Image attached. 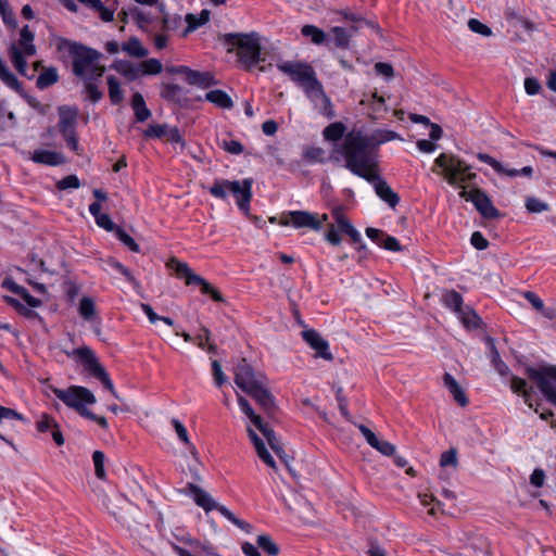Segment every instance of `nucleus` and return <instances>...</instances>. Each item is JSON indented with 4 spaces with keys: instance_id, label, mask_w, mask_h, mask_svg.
Returning <instances> with one entry per match:
<instances>
[{
    "instance_id": "obj_1",
    "label": "nucleus",
    "mask_w": 556,
    "mask_h": 556,
    "mask_svg": "<svg viewBox=\"0 0 556 556\" xmlns=\"http://www.w3.org/2000/svg\"><path fill=\"white\" fill-rule=\"evenodd\" d=\"M341 155L345 161V168L364 179L376 178L379 169V154L377 141L370 135L361 130H352L346 134L341 144L336 147L332 159L339 160Z\"/></svg>"
},
{
    "instance_id": "obj_2",
    "label": "nucleus",
    "mask_w": 556,
    "mask_h": 556,
    "mask_svg": "<svg viewBox=\"0 0 556 556\" xmlns=\"http://www.w3.org/2000/svg\"><path fill=\"white\" fill-rule=\"evenodd\" d=\"M279 71L290 77V79L301 86L315 105H319V112L331 118L333 117L330 99L326 96L323 85L318 81L313 67L302 62H281L277 64Z\"/></svg>"
},
{
    "instance_id": "obj_3",
    "label": "nucleus",
    "mask_w": 556,
    "mask_h": 556,
    "mask_svg": "<svg viewBox=\"0 0 556 556\" xmlns=\"http://www.w3.org/2000/svg\"><path fill=\"white\" fill-rule=\"evenodd\" d=\"M55 47L60 52H67L71 55L73 73L76 76L85 80H92L103 75L105 68L99 65L101 54L97 50L63 37L55 39Z\"/></svg>"
},
{
    "instance_id": "obj_4",
    "label": "nucleus",
    "mask_w": 556,
    "mask_h": 556,
    "mask_svg": "<svg viewBox=\"0 0 556 556\" xmlns=\"http://www.w3.org/2000/svg\"><path fill=\"white\" fill-rule=\"evenodd\" d=\"M225 42L229 46L228 52L235 49L239 61L247 70H251L264 59L261 56V37L257 33L250 34H226Z\"/></svg>"
},
{
    "instance_id": "obj_5",
    "label": "nucleus",
    "mask_w": 556,
    "mask_h": 556,
    "mask_svg": "<svg viewBox=\"0 0 556 556\" xmlns=\"http://www.w3.org/2000/svg\"><path fill=\"white\" fill-rule=\"evenodd\" d=\"M252 178L239 180L215 179L208 188V192L217 199L226 200L228 193H231L237 202L238 207L250 216V202L252 199Z\"/></svg>"
},
{
    "instance_id": "obj_6",
    "label": "nucleus",
    "mask_w": 556,
    "mask_h": 556,
    "mask_svg": "<svg viewBox=\"0 0 556 556\" xmlns=\"http://www.w3.org/2000/svg\"><path fill=\"white\" fill-rule=\"evenodd\" d=\"M331 216L333 223L328 225L327 231L325 232V239L328 243L333 247L340 245L342 242V233L349 236L354 243H361L362 236L345 216L342 205L334 206L331 210Z\"/></svg>"
},
{
    "instance_id": "obj_7",
    "label": "nucleus",
    "mask_w": 556,
    "mask_h": 556,
    "mask_svg": "<svg viewBox=\"0 0 556 556\" xmlns=\"http://www.w3.org/2000/svg\"><path fill=\"white\" fill-rule=\"evenodd\" d=\"M186 490L193 496V501L200 507H202L205 511H211L213 509L218 510L226 519L236 525L238 528L251 532L252 526L243 520L238 519L232 511H230L226 506L219 505L214 501V498L202 488L199 485L189 482L186 485Z\"/></svg>"
},
{
    "instance_id": "obj_8",
    "label": "nucleus",
    "mask_w": 556,
    "mask_h": 556,
    "mask_svg": "<svg viewBox=\"0 0 556 556\" xmlns=\"http://www.w3.org/2000/svg\"><path fill=\"white\" fill-rule=\"evenodd\" d=\"M238 404L243 414L250 419L252 425L262 432L270 448L277 454L279 458H281L285 462L288 469L291 470L287 459L285 458L282 444L280 440L276 437L274 430L266 422L263 421L260 415L255 414L248 400L240 394H238Z\"/></svg>"
},
{
    "instance_id": "obj_9",
    "label": "nucleus",
    "mask_w": 556,
    "mask_h": 556,
    "mask_svg": "<svg viewBox=\"0 0 556 556\" xmlns=\"http://www.w3.org/2000/svg\"><path fill=\"white\" fill-rule=\"evenodd\" d=\"M67 356L78 358L84 365L85 369L89 371L93 377L99 379L114 397L118 399V394L113 386L112 380L109 377V374L100 364L91 349L88 346H80L74 349L72 352H67Z\"/></svg>"
},
{
    "instance_id": "obj_10",
    "label": "nucleus",
    "mask_w": 556,
    "mask_h": 556,
    "mask_svg": "<svg viewBox=\"0 0 556 556\" xmlns=\"http://www.w3.org/2000/svg\"><path fill=\"white\" fill-rule=\"evenodd\" d=\"M434 164L442 168V173L450 185L470 181L476 174L470 173V166L454 155L440 154Z\"/></svg>"
},
{
    "instance_id": "obj_11",
    "label": "nucleus",
    "mask_w": 556,
    "mask_h": 556,
    "mask_svg": "<svg viewBox=\"0 0 556 556\" xmlns=\"http://www.w3.org/2000/svg\"><path fill=\"white\" fill-rule=\"evenodd\" d=\"M52 392L66 406L74 408L81 416H84V412L88 410L85 405H92L97 401L89 389L79 386H72L67 389L52 388Z\"/></svg>"
},
{
    "instance_id": "obj_12",
    "label": "nucleus",
    "mask_w": 556,
    "mask_h": 556,
    "mask_svg": "<svg viewBox=\"0 0 556 556\" xmlns=\"http://www.w3.org/2000/svg\"><path fill=\"white\" fill-rule=\"evenodd\" d=\"M167 267L173 269L178 278H184L186 285H197L201 288L202 293L210 294L216 302H224L223 295L204 278L197 275L187 263L180 262L176 258H170L167 262Z\"/></svg>"
},
{
    "instance_id": "obj_13",
    "label": "nucleus",
    "mask_w": 556,
    "mask_h": 556,
    "mask_svg": "<svg viewBox=\"0 0 556 556\" xmlns=\"http://www.w3.org/2000/svg\"><path fill=\"white\" fill-rule=\"evenodd\" d=\"M526 374L536 383L545 399L556 406V366L527 367Z\"/></svg>"
},
{
    "instance_id": "obj_14",
    "label": "nucleus",
    "mask_w": 556,
    "mask_h": 556,
    "mask_svg": "<svg viewBox=\"0 0 556 556\" xmlns=\"http://www.w3.org/2000/svg\"><path fill=\"white\" fill-rule=\"evenodd\" d=\"M34 34L30 31L29 27L26 25L21 29L18 45H12L10 48V58L15 66V68L22 74L25 75L26 71V61L24 59L25 55H34L36 53V47L33 43Z\"/></svg>"
},
{
    "instance_id": "obj_15",
    "label": "nucleus",
    "mask_w": 556,
    "mask_h": 556,
    "mask_svg": "<svg viewBox=\"0 0 556 556\" xmlns=\"http://www.w3.org/2000/svg\"><path fill=\"white\" fill-rule=\"evenodd\" d=\"M59 130L62 134L67 146L78 152V139L76 136V124L78 117V109L63 105L59 108Z\"/></svg>"
},
{
    "instance_id": "obj_16",
    "label": "nucleus",
    "mask_w": 556,
    "mask_h": 556,
    "mask_svg": "<svg viewBox=\"0 0 556 556\" xmlns=\"http://www.w3.org/2000/svg\"><path fill=\"white\" fill-rule=\"evenodd\" d=\"M265 380L266 377L262 372L255 371L245 358H241L233 367V381L245 393Z\"/></svg>"
},
{
    "instance_id": "obj_17",
    "label": "nucleus",
    "mask_w": 556,
    "mask_h": 556,
    "mask_svg": "<svg viewBox=\"0 0 556 556\" xmlns=\"http://www.w3.org/2000/svg\"><path fill=\"white\" fill-rule=\"evenodd\" d=\"M281 226H293L296 229L309 228L312 230H319L321 228V222L317 214L307 211H290L283 213L279 218Z\"/></svg>"
},
{
    "instance_id": "obj_18",
    "label": "nucleus",
    "mask_w": 556,
    "mask_h": 556,
    "mask_svg": "<svg viewBox=\"0 0 556 556\" xmlns=\"http://www.w3.org/2000/svg\"><path fill=\"white\" fill-rule=\"evenodd\" d=\"M459 197L466 201L473 203L478 212L485 218H495L500 216L498 210L492 204L490 198L480 189H472L470 191L462 188Z\"/></svg>"
},
{
    "instance_id": "obj_19",
    "label": "nucleus",
    "mask_w": 556,
    "mask_h": 556,
    "mask_svg": "<svg viewBox=\"0 0 556 556\" xmlns=\"http://www.w3.org/2000/svg\"><path fill=\"white\" fill-rule=\"evenodd\" d=\"M455 556H489L488 540L481 534H465L460 538Z\"/></svg>"
},
{
    "instance_id": "obj_20",
    "label": "nucleus",
    "mask_w": 556,
    "mask_h": 556,
    "mask_svg": "<svg viewBox=\"0 0 556 556\" xmlns=\"http://www.w3.org/2000/svg\"><path fill=\"white\" fill-rule=\"evenodd\" d=\"M304 341L315 351L314 356L325 361H332L333 354L329 350V343L316 330L309 329L302 332Z\"/></svg>"
},
{
    "instance_id": "obj_21",
    "label": "nucleus",
    "mask_w": 556,
    "mask_h": 556,
    "mask_svg": "<svg viewBox=\"0 0 556 556\" xmlns=\"http://www.w3.org/2000/svg\"><path fill=\"white\" fill-rule=\"evenodd\" d=\"M248 394L266 413H273L276 408L275 397L267 388V379L252 389Z\"/></svg>"
},
{
    "instance_id": "obj_22",
    "label": "nucleus",
    "mask_w": 556,
    "mask_h": 556,
    "mask_svg": "<svg viewBox=\"0 0 556 556\" xmlns=\"http://www.w3.org/2000/svg\"><path fill=\"white\" fill-rule=\"evenodd\" d=\"M366 180L374 184L377 195L389 206L395 207L399 204V195L391 189L389 184L380 177L379 169L376 170V178Z\"/></svg>"
},
{
    "instance_id": "obj_23",
    "label": "nucleus",
    "mask_w": 556,
    "mask_h": 556,
    "mask_svg": "<svg viewBox=\"0 0 556 556\" xmlns=\"http://www.w3.org/2000/svg\"><path fill=\"white\" fill-rule=\"evenodd\" d=\"M367 443L384 456H392L395 453V445L388 441L379 440L376 434L365 425H357Z\"/></svg>"
},
{
    "instance_id": "obj_24",
    "label": "nucleus",
    "mask_w": 556,
    "mask_h": 556,
    "mask_svg": "<svg viewBox=\"0 0 556 556\" xmlns=\"http://www.w3.org/2000/svg\"><path fill=\"white\" fill-rule=\"evenodd\" d=\"M357 29L358 27L354 25L350 28L334 26L330 28L329 35L338 48L346 49L350 46L351 37L357 31Z\"/></svg>"
},
{
    "instance_id": "obj_25",
    "label": "nucleus",
    "mask_w": 556,
    "mask_h": 556,
    "mask_svg": "<svg viewBox=\"0 0 556 556\" xmlns=\"http://www.w3.org/2000/svg\"><path fill=\"white\" fill-rule=\"evenodd\" d=\"M104 505L108 511L117 520L123 519L124 510L127 506H130V503L127 498L122 495H115L113 497L105 496Z\"/></svg>"
},
{
    "instance_id": "obj_26",
    "label": "nucleus",
    "mask_w": 556,
    "mask_h": 556,
    "mask_svg": "<svg viewBox=\"0 0 556 556\" xmlns=\"http://www.w3.org/2000/svg\"><path fill=\"white\" fill-rule=\"evenodd\" d=\"M248 434L256 450L257 456L270 468L276 469L277 465L267 448L265 447L262 439L256 434V432L252 428H248Z\"/></svg>"
},
{
    "instance_id": "obj_27",
    "label": "nucleus",
    "mask_w": 556,
    "mask_h": 556,
    "mask_svg": "<svg viewBox=\"0 0 556 556\" xmlns=\"http://www.w3.org/2000/svg\"><path fill=\"white\" fill-rule=\"evenodd\" d=\"M112 70H115L128 80H135L140 77L139 64H134L127 60H115L112 65Z\"/></svg>"
},
{
    "instance_id": "obj_28",
    "label": "nucleus",
    "mask_w": 556,
    "mask_h": 556,
    "mask_svg": "<svg viewBox=\"0 0 556 556\" xmlns=\"http://www.w3.org/2000/svg\"><path fill=\"white\" fill-rule=\"evenodd\" d=\"M443 383L444 387L450 391V393L453 395L455 402L460 406H466L468 404V399L462 389V387L458 384V382L455 380V378L451 374H444L443 376Z\"/></svg>"
},
{
    "instance_id": "obj_29",
    "label": "nucleus",
    "mask_w": 556,
    "mask_h": 556,
    "mask_svg": "<svg viewBox=\"0 0 556 556\" xmlns=\"http://www.w3.org/2000/svg\"><path fill=\"white\" fill-rule=\"evenodd\" d=\"M30 160L38 164L55 166L64 163V157L56 152L48 150H36L31 153Z\"/></svg>"
},
{
    "instance_id": "obj_30",
    "label": "nucleus",
    "mask_w": 556,
    "mask_h": 556,
    "mask_svg": "<svg viewBox=\"0 0 556 556\" xmlns=\"http://www.w3.org/2000/svg\"><path fill=\"white\" fill-rule=\"evenodd\" d=\"M509 387L514 393L519 394L523 397L525 403L530 408H533V403L531 400L532 388L528 387V383L525 379L519 378L517 376H513L509 381Z\"/></svg>"
},
{
    "instance_id": "obj_31",
    "label": "nucleus",
    "mask_w": 556,
    "mask_h": 556,
    "mask_svg": "<svg viewBox=\"0 0 556 556\" xmlns=\"http://www.w3.org/2000/svg\"><path fill=\"white\" fill-rule=\"evenodd\" d=\"M525 299L533 306V308L539 312L541 315L548 319L556 318V308L555 307H545L543 301L538 296L536 293L532 291H526L523 293Z\"/></svg>"
},
{
    "instance_id": "obj_32",
    "label": "nucleus",
    "mask_w": 556,
    "mask_h": 556,
    "mask_svg": "<svg viewBox=\"0 0 556 556\" xmlns=\"http://www.w3.org/2000/svg\"><path fill=\"white\" fill-rule=\"evenodd\" d=\"M121 49L131 58L142 59L148 56L149 50L144 48L137 37L129 38L121 46Z\"/></svg>"
},
{
    "instance_id": "obj_33",
    "label": "nucleus",
    "mask_w": 556,
    "mask_h": 556,
    "mask_svg": "<svg viewBox=\"0 0 556 556\" xmlns=\"http://www.w3.org/2000/svg\"><path fill=\"white\" fill-rule=\"evenodd\" d=\"M131 108L137 122H146L151 116V111L147 108L141 93L135 92L131 98Z\"/></svg>"
},
{
    "instance_id": "obj_34",
    "label": "nucleus",
    "mask_w": 556,
    "mask_h": 556,
    "mask_svg": "<svg viewBox=\"0 0 556 556\" xmlns=\"http://www.w3.org/2000/svg\"><path fill=\"white\" fill-rule=\"evenodd\" d=\"M205 100L210 101L214 105H216L219 109H231L233 106V101L231 98L220 89H214L208 91L205 94Z\"/></svg>"
},
{
    "instance_id": "obj_35",
    "label": "nucleus",
    "mask_w": 556,
    "mask_h": 556,
    "mask_svg": "<svg viewBox=\"0 0 556 556\" xmlns=\"http://www.w3.org/2000/svg\"><path fill=\"white\" fill-rule=\"evenodd\" d=\"M477 157L481 162L489 164L500 175L508 177H516L518 175V169L505 167L501 162L486 153H478Z\"/></svg>"
},
{
    "instance_id": "obj_36",
    "label": "nucleus",
    "mask_w": 556,
    "mask_h": 556,
    "mask_svg": "<svg viewBox=\"0 0 556 556\" xmlns=\"http://www.w3.org/2000/svg\"><path fill=\"white\" fill-rule=\"evenodd\" d=\"M172 425H173V427H174V429H175L179 440L182 443H185L186 445H188L190 454L195 459V462L199 463L198 451H197L195 446L190 442L189 435H188V431H187L186 427L182 425V422L180 420H178L176 418L172 419Z\"/></svg>"
},
{
    "instance_id": "obj_37",
    "label": "nucleus",
    "mask_w": 556,
    "mask_h": 556,
    "mask_svg": "<svg viewBox=\"0 0 556 556\" xmlns=\"http://www.w3.org/2000/svg\"><path fill=\"white\" fill-rule=\"evenodd\" d=\"M186 22L188 23V27L184 30V36H187L189 33L195 30L198 27L204 25L210 20V11L204 9L200 12L199 15L187 14Z\"/></svg>"
},
{
    "instance_id": "obj_38",
    "label": "nucleus",
    "mask_w": 556,
    "mask_h": 556,
    "mask_svg": "<svg viewBox=\"0 0 556 556\" xmlns=\"http://www.w3.org/2000/svg\"><path fill=\"white\" fill-rule=\"evenodd\" d=\"M187 81L202 88H206L215 84L213 76L208 72H198L193 70L188 73Z\"/></svg>"
},
{
    "instance_id": "obj_39",
    "label": "nucleus",
    "mask_w": 556,
    "mask_h": 556,
    "mask_svg": "<svg viewBox=\"0 0 556 556\" xmlns=\"http://www.w3.org/2000/svg\"><path fill=\"white\" fill-rule=\"evenodd\" d=\"M108 88H109V97L113 104H119L124 99V93L121 88L119 80L110 75L106 77Z\"/></svg>"
},
{
    "instance_id": "obj_40",
    "label": "nucleus",
    "mask_w": 556,
    "mask_h": 556,
    "mask_svg": "<svg viewBox=\"0 0 556 556\" xmlns=\"http://www.w3.org/2000/svg\"><path fill=\"white\" fill-rule=\"evenodd\" d=\"M59 79L58 71L54 67L43 70L37 78L36 86L46 89L55 84Z\"/></svg>"
},
{
    "instance_id": "obj_41",
    "label": "nucleus",
    "mask_w": 556,
    "mask_h": 556,
    "mask_svg": "<svg viewBox=\"0 0 556 556\" xmlns=\"http://www.w3.org/2000/svg\"><path fill=\"white\" fill-rule=\"evenodd\" d=\"M78 313L85 320H92L96 318V304L92 298L83 296L79 302Z\"/></svg>"
},
{
    "instance_id": "obj_42",
    "label": "nucleus",
    "mask_w": 556,
    "mask_h": 556,
    "mask_svg": "<svg viewBox=\"0 0 556 556\" xmlns=\"http://www.w3.org/2000/svg\"><path fill=\"white\" fill-rule=\"evenodd\" d=\"M257 546L262 548L269 556H277L279 554V546L267 534H261L256 539Z\"/></svg>"
},
{
    "instance_id": "obj_43",
    "label": "nucleus",
    "mask_w": 556,
    "mask_h": 556,
    "mask_svg": "<svg viewBox=\"0 0 556 556\" xmlns=\"http://www.w3.org/2000/svg\"><path fill=\"white\" fill-rule=\"evenodd\" d=\"M443 303L457 314H463V298L458 292L454 290L446 292L443 295Z\"/></svg>"
},
{
    "instance_id": "obj_44",
    "label": "nucleus",
    "mask_w": 556,
    "mask_h": 556,
    "mask_svg": "<svg viewBox=\"0 0 556 556\" xmlns=\"http://www.w3.org/2000/svg\"><path fill=\"white\" fill-rule=\"evenodd\" d=\"M344 131H345V126L340 122H336V123L328 125L324 129L323 135L326 140L337 141L343 137Z\"/></svg>"
},
{
    "instance_id": "obj_45",
    "label": "nucleus",
    "mask_w": 556,
    "mask_h": 556,
    "mask_svg": "<svg viewBox=\"0 0 556 556\" xmlns=\"http://www.w3.org/2000/svg\"><path fill=\"white\" fill-rule=\"evenodd\" d=\"M140 76L142 75H156L162 72V63L156 59H148L139 64Z\"/></svg>"
},
{
    "instance_id": "obj_46",
    "label": "nucleus",
    "mask_w": 556,
    "mask_h": 556,
    "mask_svg": "<svg viewBox=\"0 0 556 556\" xmlns=\"http://www.w3.org/2000/svg\"><path fill=\"white\" fill-rule=\"evenodd\" d=\"M302 35L305 37H311L312 41L315 45H320L326 40V34L323 29L314 26V25H305L302 27Z\"/></svg>"
},
{
    "instance_id": "obj_47",
    "label": "nucleus",
    "mask_w": 556,
    "mask_h": 556,
    "mask_svg": "<svg viewBox=\"0 0 556 556\" xmlns=\"http://www.w3.org/2000/svg\"><path fill=\"white\" fill-rule=\"evenodd\" d=\"M0 79L10 88L14 89V90H20L21 88V85L17 80V78L15 77L14 74H12L5 63L3 62L1 65H0Z\"/></svg>"
},
{
    "instance_id": "obj_48",
    "label": "nucleus",
    "mask_w": 556,
    "mask_h": 556,
    "mask_svg": "<svg viewBox=\"0 0 556 556\" xmlns=\"http://www.w3.org/2000/svg\"><path fill=\"white\" fill-rule=\"evenodd\" d=\"M0 79L10 88L14 89V90H20L21 88V85L17 80V78L15 77L14 74H12L5 63L3 62L1 65H0Z\"/></svg>"
},
{
    "instance_id": "obj_49",
    "label": "nucleus",
    "mask_w": 556,
    "mask_h": 556,
    "mask_svg": "<svg viewBox=\"0 0 556 556\" xmlns=\"http://www.w3.org/2000/svg\"><path fill=\"white\" fill-rule=\"evenodd\" d=\"M92 460L94 464L96 476L99 479L104 480L106 477V473L104 470V460H105L104 454L101 451H94L92 454Z\"/></svg>"
},
{
    "instance_id": "obj_50",
    "label": "nucleus",
    "mask_w": 556,
    "mask_h": 556,
    "mask_svg": "<svg viewBox=\"0 0 556 556\" xmlns=\"http://www.w3.org/2000/svg\"><path fill=\"white\" fill-rule=\"evenodd\" d=\"M526 208L530 212V213H542V212H545V211H548V204L534 198V197H529L526 199Z\"/></svg>"
},
{
    "instance_id": "obj_51",
    "label": "nucleus",
    "mask_w": 556,
    "mask_h": 556,
    "mask_svg": "<svg viewBox=\"0 0 556 556\" xmlns=\"http://www.w3.org/2000/svg\"><path fill=\"white\" fill-rule=\"evenodd\" d=\"M116 237L132 252H139L140 248L136 241L121 227L115 230Z\"/></svg>"
},
{
    "instance_id": "obj_52",
    "label": "nucleus",
    "mask_w": 556,
    "mask_h": 556,
    "mask_svg": "<svg viewBox=\"0 0 556 556\" xmlns=\"http://www.w3.org/2000/svg\"><path fill=\"white\" fill-rule=\"evenodd\" d=\"M0 14L5 24L15 27L16 21L8 0H0Z\"/></svg>"
},
{
    "instance_id": "obj_53",
    "label": "nucleus",
    "mask_w": 556,
    "mask_h": 556,
    "mask_svg": "<svg viewBox=\"0 0 556 556\" xmlns=\"http://www.w3.org/2000/svg\"><path fill=\"white\" fill-rule=\"evenodd\" d=\"M491 361L500 375L504 376L508 372L507 365L501 359L500 354L493 343L491 344Z\"/></svg>"
},
{
    "instance_id": "obj_54",
    "label": "nucleus",
    "mask_w": 556,
    "mask_h": 556,
    "mask_svg": "<svg viewBox=\"0 0 556 556\" xmlns=\"http://www.w3.org/2000/svg\"><path fill=\"white\" fill-rule=\"evenodd\" d=\"M462 321L466 327L477 328L480 323V317L470 308L463 309V314H458Z\"/></svg>"
},
{
    "instance_id": "obj_55",
    "label": "nucleus",
    "mask_w": 556,
    "mask_h": 556,
    "mask_svg": "<svg viewBox=\"0 0 556 556\" xmlns=\"http://www.w3.org/2000/svg\"><path fill=\"white\" fill-rule=\"evenodd\" d=\"M440 465L442 467L452 466L453 468H456L458 465L457 451L455 448H451V450L444 452L441 455Z\"/></svg>"
},
{
    "instance_id": "obj_56",
    "label": "nucleus",
    "mask_w": 556,
    "mask_h": 556,
    "mask_svg": "<svg viewBox=\"0 0 556 556\" xmlns=\"http://www.w3.org/2000/svg\"><path fill=\"white\" fill-rule=\"evenodd\" d=\"M468 27L471 31L480 34L482 36L489 37L492 35V30L489 26L481 23L477 18H470L468 21Z\"/></svg>"
},
{
    "instance_id": "obj_57",
    "label": "nucleus",
    "mask_w": 556,
    "mask_h": 556,
    "mask_svg": "<svg viewBox=\"0 0 556 556\" xmlns=\"http://www.w3.org/2000/svg\"><path fill=\"white\" fill-rule=\"evenodd\" d=\"M79 186L80 182L76 175H68L56 182V188L59 190H66L70 188L77 189Z\"/></svg>"
},
{
    "instance_id": "obj_58",
    "label": "nucleus",
    "mask_w": 556,
    "mask_h": 556,
    "mask_svg": "<svg viewBox=\"0 0 556 556\" xmlns=\"http://www.w3.org/2000/svg\"><path fill=\"white\" fill-rule=\"evenodd\" d=\"M169 126L167 125H151L144 130V136L150 138L166 137Z\"/></svg>"
},
{
    "instance_id": "obj_59",
    "label": "nucleus",
    "mask_w": 556,
    "mask_h": 556,
    "mask_svg": "<svg viewBox=\"0 0 556 556\" xmlns=\"http://www.w3.org/2000/svg\"><path fill=\"white\" fill-rule=\"evenodd\" d=\"M421 505L425 507L430 506L428 514L434 516L437 514V507H439V502L431 495L427 493H420L418 495Z\"/></svg>"
},
{
    "instance_id": "obj_60",
    "label": "nucleus",
    "mask_w": 556,
    "mask_h": 556,
    "mask_svg": "<svg viewBox=\"0 0 556 556\" xmlns=\"http://www.w3.org/2000/svg\"><path fill=\"white\" fill-rule=\"evenodd\" d=\"M181 25V16L164 15L162 18V28L164 30H176Z\"/></svg>"
},
{
    "instance_id": "obj_61",
    "label": "nucleus",
    "mask_w": 556,
    "mask_h": 556,
    "mask_svg": "<svg viewBox=\"0 0 556 556\" xmlns=\"http://www.w3.org/2000/svg\"><path fill=\"white\" fill-rule=\"evenodd\" d=\"M212 371L215 384L222 387L227 381V377L222 369L220 363L216 359L212 362Z\"/></svg>"
},
{
    "instance_id": "obj_62",
    "label": "nucleus",
    "mask_w": 556,
    "mask_h": 556,
    "mask_svg": "<svg viewBox=\"0 0 556 556\" xmlns=\"http://www.w3.org/2000/svg\"><path fill=\"white\" fill-rule=\"evenodd\" d=\"M375 72L377 75L383 76L390 80L394 76V70L390 63L378 62L375 64Z\"/></svg>"
},
{
    "instance_id": "obj_63",
    "label": "nucleus",
    "mask_w": 556,
    "mask_h": 556,
    "mask_svg": "<svg viewBox=\"0 0 556 556\" xmlns=\"http://www.w3.org/2000/svg\"><path fill=\"white\" fill-rule=\"evenodd\" d=\"M85 90L92 102H98L103 97L102 92L91 83V80H85Z\"/></svg>"
},
{
    "instance_id": "obj_64",
    "label": "nucleus",
    "mask_w": 556,
    "mask_h": 556,
    "mask_svg": "<svg viewBox=\"0 0 556 556\" xmlns=\"http://www.w3.org/2000/svg\"><path fill=\"white\" fill-rule=\"evenodd\" d=\"M211 331L205 326L200 327V332L194 337V341L200 349H205V345L210 343Z\"/></svg>"
}]
</instances>
